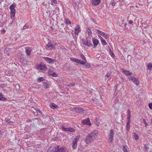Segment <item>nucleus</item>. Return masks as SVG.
Returning <instances> with one entry per match:
<instances>
[{
  "instance_id": "obj_42",
  "label": "nucleus",
  "mask_w": 152,
  "mask_h": 152,
  "mask_svg": "<svg viewBox=\"0 0 152 152\" xmlns=\"http://www.w3.org/2000/svg\"><path fill=\"white\" fill-rule=\"evenodd\" d=\"M104 37L106 39H109V35L107 34H105L104 35Z\"/></svg>"
},
{
  "instance_id": "obj_4",
  "label": "nucleus",
  "mask_w": 152,
  "mask_h": 152,
  "mask_svg": "<svg viewBox=\"0 0 152 152\" xmlns=\"http://www.w3.org/2000/svg\"><path fill=\"white\" fill-rule=\"evenodd\" d=\"M79 137L77 136L75 137L73 140L72 147V148L75 149L76 148L77 145V142L79 139Z\"/></svg>"
},
{
  "instance_id": "obj_13",
  "label": "nucleus",
  "mask_w": 152,
  "mask_h": 152,
  "mask_svg": "<svg viewBox=\"0 0 152 152\" xmlns=\"http://www.w3.org/2000/svg\"><path fill=\"white\" fill-rule=\"evenodd\" d=\"M56 147H54L50 146L48 149L47 152H56Z\"/></svg>"
},
{
  "instance_id": "obj_16",
  "label": "nucleus",
  "mask_w": 152,
  "mask_h": 152,
  "mask_svg": "<svg viewBox=\"0 0 152 152\" xmlns=\"http://www.w3.org/2000/svg\"><path fill=\"white\" fill-rule=\"evenodd\" d=\"M75 35H77L80 31V27L78 26L77 27L75 28Z\"/></svg>"
},
{
  "instance_id": "obj_50",
  "label": "nucleus",
  "mask_w": 152,
  "mask_h": 152,
  "mask_svg": "<svg viewBox=\"0 0 152 152\" xmlns=\"http://www.w3.org/2000/svg\"><path fill=\"white\" fill-rule=\"evenodd\" d=\"M149 107L151 109H152V103H149Z\"/></svg>"
},
{
  "instance_id": "obj_22",
  "label": "nucleus",
  "mask_w": 152,
  "mask_h": 152,
  "mask_svg": "<svg viewBox=\"0 0 152 152\" xmlns=\"http://www.w3.org/2000/svg\"><path fill=\"white\" fill-rule=\"evenodd\" d=\"M43 86H44V87L45 89H48L49 88L48 86V84L46 82H44L42 83Z\"/></svg>"
},
{
  "instance_id": "obj_64",
  "label": "nucleus",
  "mask_w": 152,
  "mask_h": 152,
  "mask_svg": "<svg viewBox=\"0 0 152 152\" xmlns=\"http://www.w3.org/2000/svg\"><path fill=\"white\" fill-rule=\"evenodd\" d=\"M128 113H131V111H130V110L129 109H128L127 111Z\"/></svg>"
},
{
  "instance_id": "obj_52",
  "label": "nucleus",
  "mask_w": 152,
  "mask_h": 152,
  "mask_svg": "<svg viewBox=\"0 0 152 152\" xmlns=\"http://www.w3.org/2000/svg\"><path fill=\"white\" fill-rule=\"evenodd\" d=\"M118 86V85H115L114 86L115 91L117 90V88Z\"/></svg>"
},
{
  "instance_id": "obj_36",
  "label": "nucleus",
  "mask_w": 152,
  "mask_h": 152,
  "mask_svg": "<svg viewBox=\"0 0 152 152\" xmlns=\"http://www.w3.org/2000/svg\"><path fill=\"white\" fill-rule=\"evenodd\" d=\"M73 6L75 9H78L79 8L78 5L77 3H74Z\"/></svg>"
},
{
  "instance_id": "obj_40",
  "label": "nucleus",
  "mask_w": 152,
  "mask_h": 152,
  "mask_svg": "<svg viewBox=\"0 0 152 152\" xmlns=\"http://www.w3.org/2000/svg\"><path fill=\"white\" fill-rule=\"evenodd\" d=\"M51 76L53 77H57L58 76V74L55 72H54L52 73V74Z\"/></svg>"
},
{
  "instance_id": "obj_10",
  "label": "nucleus",
  "mask_w": 152,
  "mask_h": 152,
  "mask_svg": "<svg viewBox=\"0 0 152 152\" xmlns=\"http://www.w3.org/2000/svg\"><path fill=\"white\" fill-rule=\"evenodd\" d=\"M56 152H66L64 148L63 147H60L58 145H57L56 147Z\"/></svg>"
},
{
  "instance_id": "obj_8",
  "label": "nucleus",
  "mask_w": 152,
  "mask_h": 152,
  "mask_svg": "<svg viewBox=\"0 0 152 152\" xmlns=\"http://www.w3.org/2000/svg\"><path fill=\"white\" fill-rule=\"evenodd\" d=\"M37 68L38 69H39L41 70H45L47 69L46 65L42 63L38 65Z\"/></svg>"
},
{
  "instance_id": "obj_41",
  "label": "nucleus",
  "mask_w": 152,
  "mask_h": 152,
  "mask_svg": "<svg viewBox=\"0 0 152 152\" xmlns=\"http://www.w3.org/2000/svg\"><path fill=\"white\" fill-rule=\"evenodd\" d=\"M61 128L62 129L64 130L65 132H67L68 131L67 130L68 128H65L64 126H62L61 127Z\"/></svg>"
},
{
  "instance_id": "obj_31",
  "label": "nucleus",
  "mask_w": 152,
  "mask_h": 152,
  "mask_svg": "<svg viewBox=\"0 0 152 152\" xmlns=\"http://www.w3.org/2000/svg\"><path fill=\"white\" fill-rule=\"evenodd\" d=\"M48 44L49 45L50 47H51V50L54 48V45L53 43L50 42H49Z\"/></svg>"
},
{
  "instance_id": "obj_6",
  "label": "nucleus",
  "mask_w": 152,
  "mask_h": 152,
  "mask_svg": "<svg viewBox=\"0 0 152 152\" xmlns=\"http://www.w3.org/2000/svg\"><path fill=\"white\" fill-rule=\"evenodd\" d=\"M70 59L71 61L76 63L80 64L82 65H84V62L82 60H79L78 59L73 58H70Z\"/></svg>"
},
{
  "instance_id": "obj_19",
  "label": "nucleus",
  "mask_w": 152,
  "mask_h": 152,
  "mask_svg": "<svg viewBox=\"0 0 152 152\" xmlns=\"http://www.w3.org/2000/svg\"><path fill=\"white\" fill-rule=\"evenodd\" d=\"M80 56L81 58L83 60V61L84 62V64L86 62V60L85 57L84 56V55L83 54H81L80 55Z\"/></svg>"
},
{
  "instance_id": "obj_49",
  "label": "nucleus",
  "mask_w": 152,
  "mask_h": 152,
  "mask_svg": "<svg viewBox=\"0 0 152 152\" xmlns=\"http://www.w3.org/2000/svg\"><path fill=\"white\" fill-rule=\"evenodd\" d=\"M53 72V71H52L51 70H50L48 72V74L50 75L51 76L52 74V73H52Z\"/></svg>"
},
{
  "instance_id": "obj_56",
  "label": "nucleus",
  "mask_w": 152,
  "mask_h": 152,
  "mask_svg": "<svg viewBox=\"0 0 152 152\" xmlns=\"http://www.w3.org/2000/svg\"><path fill=\"white\" fill-rule=\"evenodd\" d=\"M133 21L132 20H130L129 21V23L130 24H132L133 23Z\"/></svg>"
},
{
  "instance_id": "obj_32",
  "label": "nucleus",
  "mask_w": 152,
  "mask_h": 152,
  "mask_svg": "<svg viewBox=\"0 0 152 152\" xmlns=\"http://www.w3.org/2000/svg\"><path fill=\"white\" fill-rule=\"evenodd\" d=\"M109 53L110 55L112 57H113L115 56V54L113 53V52L110 49L109 50Z\"/></svg>"
},
{
  "instance_id": "obj_53",
  "label": "nucleus",
  "mask_w": 152,
  "mask_h": 152,
  "mask_svg": "<svg viewBox=\"0 0 152 152\" xmlns=\"http://www.w3.org/2000/svg\"><path fill=\"white\" fill-rule=\"evenodd\" d=\"M115 4H116V3L114 1H113L111 3V4H112V6L113 7H114L115 6Z\"/></svg>"
},
{
  "instance_id": "obj_26",
  "label": "nucleus",
  "mask_w": 152,
  "mask_h": 152,
  "mask_svg": "<svg viewBox=\"0 0 152 152\" xmlns=\"http://www.w3.org/2000/svg\"><path fill=\"white\" fill-rule=\"evenodd\" d=\"M45 80V79L43 77H41L40 78H38L37 80V81L38 83H40L42 81Z\"/></svg>"
},
{
  "instance_id": "obj_18",
  "label": "nucleus",
  "mask_w": 152,
  "mask_h": 152,
  "mask_svg": "<svg viewBox=\"0 0 152 152\" xmlns=\"http://www.w3.org/2000/svg\"><path fill=\"white\" fill-rule=\"evenodd\" d=\"M123 72L126 76H131L132 75V73L128 70H124Z\"/></svg>"
},
{
  "instance_id": "obj_2",
  "label": "nucleus",
  "mask_w": 152,
  "mask_h": 152,
  "mask_svg": "<svg viewBox=\"0 0 152 152\" xmlns=\"http://www.w3.org/2000/svg\"><path fill=\"white\" fill-rule=\"evenodd\" d=\"M82 41L83 44L86 46L88 47H91L93 46L91 41L89 40L87 38H86V39H83Z\"/></svg>"
},
{
  "instance_id": "obj_59",
  "label": "nucleus",
  "mask_w": 152,
  "mask_h": 152,
  "mask_svg": "<svg viewBox=\"0 0 152 152\" xmlns=\"http://www.w3.org/2000/svg\"><path fill=\"white\" fill-rule=\"evenodd\" d=\"M131 116H128L127 117V120H130Z\"/></svg>"
},
{
  "instance_id": "obj_35",
  "label": "nucleus",
  "mask_w": 152,
  "mask_h": 152,
  "mask_svg": "<svg viewBox=\"0 0 152 152\" xmlns=\"http://www.w3.org/2000/svg\"><path fill=\"white\" fill-rule=\"evenodd\" d=\"M65 23L66 25H71V23L69 19H66L65 21Z\"/></svg>"
},
{
  "instance_id": "obj_39",
  "label": "nucleus",
  "mask_w": 152,
  "mask_h": 152,
  "mask_svg": "<svg viewBox=\"0 0 152 152\" xmlns=\"http://www.w3.org/2000/svg\"><path fill=\"white\" fill-rule=\"evenodd\" d=\"M7 100V99L5 97H2L0 98V101H5Z\"/></svg>"
},
{
  "instance_id": "obj_21",
  "label": "nucleus",
  "mask_w": 152,
  "mask_h": 152,
  "mask_svg": "<svg viewBox=\"0 0 152 152\" xmlns=\"http://www.w3.org/2000/svg\"><path fill=\"white\" fill-rule=\"evenodd\" d=\"M133 136L134 137L135 140H138L139 139V136L135 132L133 133Z\"/></svg>"
},
{
  "instance_id": "obj_37",
  "label": "nucleus",
  "mask_w": 152,
  "mask_h": 152,
  "mask_svg": "<svg viewBox=\"0 0 152 152\" xmlns=\"http://www.w3.org/2000/svg\"><path fill=\"white\" fill-rule=\"evenodd\" d=\"M91 67V65L90 64L87 63L85 65V68H88Z\"/></svg>"
},
{
  "instance_id": "obj_29",
  "label": "nucleus",
  "mask_w": 152,
  "mask_h": 152,
  "mask_svg": "<svg viewBox=\"0 0 152 152\" xmlns=\"http://www.w3.org/2000/svg\"><path fill=\"white\" fill-rule=\"evenodd\" d=\"M51 2V4L53 5H55L57 4V0H50Z\"/></svg>"
},
{
  "instance_id": "obj_5",
  "label": "nucleus",
  "mask_w": 152,
  "mask_h": 152,
  "mask_svg": "<svg viewBox=\"0 0 152 152\" xmlns=\"http://www.w3.org/2000/svg\"><path fill=\"white\" fill-rule=\"evenodd\" d=\"M82 123L83 125H87L89 126H91V124L89 118H87L86 119L82 120Z\"/></svg>"
},
{
  "instance_id": "obj_51",
  "label": "nucleus",
  "mask_w": 152,
  "mask_h": 152,
  "mask_svg": "<svg viewBox=\"0 0 152 152\" xmlns=\"http://www.w3.org/2000/svg\"><path fill=\"white\" fill-rule=\"evenodd\" d=\"M111 75V73H108L106 74L105 77H110Z\"/></svg>"
},
{
  "instance_id": "obj_63",
  "label": "nucleus",
  "mask_w": 152,
  "mask_h": 152,
  "mask_svg": "<svg viewBox=\"0 0 152 152\" xmlns=\"http://www.w3.org/2000/svg\"><path fill=\"white\" fill-rule=\"evenodd\" d=\"M125 0H119L120 1L122 2H124Z\"/></svg>"
},
{
  "instance_id": "obj_9",
  "label": "nucleus",
  "mask_w": 152,
  "mask_h": 152,
  "mask_svg": "<svg viewBox=\"0 0 152 152\" xmlns=\"http://www.w3.org/2000/svg\"><path fill=\"white\" fill-rule=\"evenodd\" d=\"M44 58L45 59L46 61L49 64H53V62H54L55 60L54 59H52L48 57H45Z\"/></svg>"
},
{
  "instance_id": "obj_15",
  "label": "nucleus",
  "mask_w": 152,
  "mask_h": 152,
  "mask_svg": "<svg viewBox=\"0 0 152 152\" xmlns=\"http://www.w3.org/2000/svg\"><path fill=\"white\" fill-rule=\"evenodd\" d=\"M50 108L53 109H58L59 108V107L58 105H56L53 103L50 104Z\"/></svg>"
},
{
  "instance_id": "obj_24",
  "label": "nucleus",
  "mask_w": 152,
  "mask_h": 152,
  "mask_svg": "<svg viewBox=\"0 0 152 152\" xmlns=\"http://www.w3.org/2000/svg\"><path fill=\"white\" fill-rule=\"evenodd\" d=\"M128 147L126 145L123 146V150L124 152H127L129 151L128 150Z\"/></svg>"
},
{
  "instance_id": "obj_43",
  "label": "nucleus",
  "mask_w": 152,
  "mask_h": 152,
  "mask_svg": "<svg viewBox=\"0 0 152 152\" xmlns=\"http://www.w3.org/2000/svg\"><path fill=\"white\" fill-rule=\"evenodd\" d=\"M15 9L11 10L10 14H15Z\"/></svg>"
},
{
  "instance_id": "obj_12",
  "label": "nucleus",
  "mask_w": 152,
  "mask_h": 152,
  "mask_svg": "<svg viewBox=\"0 0 152 152\" xmlns=\"http://www.w3.org/2000/svg\"><path fill=\"white\" fill-rule=\"evenodd\" d=\"M100 2V0H92L91 3L93 5L96 6L99 4Z\"/></svg>"
},
{
  "instance_id": "obj_60",
  "label": "nucleus",
  "mask_w": 152,
  "mask_h": 152,
  "mask_svg": "<svg viewBox=\"0 0 152 152\" xmlns=\"http://www.w3.org/2000/svg\"><path fill=\"white\" fill-rule=\"evenodd\" d=\"M3 96V95L2 93H0V98Z\"/></svg>"
},
{
  "instance_id": "obj_34",
  "label": "nucleus",
  "mask_w": 152,
  "mask_h": 152,
  "mask_svg": "<svg viewBox=\"0 0 152 152\" xmlns=\"http://www.w3.org/2000/svg\"><path fill=\"white\" fill-rule=\"evenodd\" d=\"M29 24L28 23H26L23 27V30L25 29L28 28Z\"/></svg>"
},
{
  "instance_id": "obj_44",
  "label": "nucleus",
  "mask_w": 152,
  "mask_h": 152,
  "mask_svg": "<svg viewBox=\"0 0 152 152\" xmlns=\"http://www.w3.org/2000/svg\"><path fill=\"white\" fill-rule=\"evenodd\" d=\"M46 48L47 49H51V47H50L49 45L48 44V43L47 45L46 46Z\"/></svg>"
},
{
  "instance_id": "obj_3",
  "label": "nucleus",
  "mask_w": 152,
  "mask_h": 152,
  "mask_svg": "<svg viewBox=\"0 0 152 152\" xmlns=\"http://www.w3.org/2000/svg\"><path fill=\"white\" fill-rule=\"evenodd\" d=\"M130 80H131L132 82L135 84L137 85H138L140 83L139 80L133 76H131L129 77Z\"/></svg>"
},
{
  "instance_id": "obj_30",
  "label": "nucleus",
  "mask_w": 152,
  "mask_h": 152,
  "mask_svg": "<svg viewBox=\"0 0 152 152\" xmlns=\"http://www.w3.org/2000/svg\"><path fill=\"white\" fill-rule=\"evenodd\" d=\"M4 53L5 54V55L7 56H9L10 54L8 51V49L6 48L4 50Z\"/></svg>"
},
{
  "instance_id": "obj_20",
  "label": "nucleus",
  "mask_w": 152,
  "mask_h": 152,
  "mask_svg": "<svg viewBox=\"0 0 152 152\" xmlns=\"http://www.w3.org/2000/svg\"><path fill=\"white\" fill-rule=\"evenodd\" d=\"M86 31L88 33V35L89 36H91L92 33L91 29L88 28H87L86 29Z\"/></svg>"
},
{
  "instance_id": "obj_1",
  "label": "nucleus",
  "mask_w": 152,
  "mask_h": 152,
  "mask_svg": "<svg viewBox=\"0 0 152 152\" xmlns=\"http://www.w3.org/2000/svg\"><path fill=\"white\" fill-rule=\"evenodd\" d=\"M98 132L97 130L94 131L87 135L85 140V142L86 144L91 143L96 138L98 135Z\"/></svg>"
},
{
  "instance_id": "obj_33",
  "label": "nucleus",
  "mask_w": 152,
  "mask_h": 152,
  "mask_svg": "<svg viewBox=\"0 0 152 152\" xmlns=\"http://www.w3.org/2000/svg\"><path fill=\"white\" fill-rule=\"evenodd\" d=\"M68 131L69 132H74L75 131V129H73L72 128H68Z\"/></svg>"
},
{
  "instance_id": "obj_23",
  "label": "nucleus",
  "mask_w": 152,
  "mask_h": 152,
  "mask_svg": "<svg viewBox=\"0 0 152 152\" xmlns=\"http://www.w3.org/2000/svg\"><path fill=\"white\" fill-rule=\"evenodd\" d=\"M97 31V32L99 34H100L102 36H104V35L105 34V33L101 31L98 30H96V29H95Z\"/></svg>"
},
{
  "instance_id": "obj_25",
  "label": "nucleus",
  "mask_w": 152,
  "mask_h": 152,
  "mask_svg": "<svg viewBox=\"0 0 152 152\" xmlns=\"http://www.w3.org/2000/svg\"><path fill=\"white\" fill-rule=\"evenodd\" d=\"M16 6V4L14 3L12 4L10 6L9 8L10 10L15 9V8Z\"/></svg>"
},
{
  "instance_id": "obj_17",
  "label": "nucleus",
  "mask_w": 152,
  "mask_h": 152,
  "mask_svg": "<svg viewBox=\"0 0 152 152\" xmlns=\"http://www.w3.org/2000/svg\"><path fill=\"white\" fill-rule=\"evenodd\" d=\"M100 38L101 43L103 45H107V43L105 41V40L102 38V37L101 36H98Z\"/></svg>"
},
{
  "instance_id": "obj_61",
  "label": "nucleus",
  "mask_w": 152,
  "mask_h": 152,
  "mask_svg": "<svg viewBox=\"0 0 152 152\" xmlns=\"http://www.w3.org/2000/svg\"><path fill=\"white\" fill-rule=\"evenodd\" d=\"M73 37L75 38V41H76V40L77 39V37L76 36H73Z\"/></svg>"
},
{
  "instance_id": "obj_14",
  "label": "nucleus",
  "mask_w": 152,
  "mask_h": 152,
  "mask_svg": "<svg viewBox=\"0 0 152 152\" xmlns=\"http://www.w3.org/2000/svg\"><path fill=\"white\" fill-rule=\"evenodd\" d=\"M75 110L77 113H83V110L80 107H75Z\"/></svg>"
},
{
  "instance_id": "obj_47",
  "label": "nucleus",
  "mask_w": 152,
  "mask_h": 152,
  "mask_svg": "<svg viewBox=\"0 0 152 152\" xmlns=\"http://www.w3.org/2000/svg\"><path fill=\"white\" fill-rule=\"evenodd\" d=\"M15 15V14H10L11 18L12 19H14Z\"/></svg>"
},
{
  "instance_id": "obj_54",
  "label": "nucleus",
  "mask_w": 152,
  "mask_h": 152,
  "mask_svg": "<svg viewBox=\"0 0 152 152\" xmlns=\"http://www.w3.org/2000/svg\"><path fill=\"white\" fill-rule=\"evenodd\" d=\"M6 121L8 123H10L12 122V121H10V120L8 119L6 120Z\"/></svg>"
},
{
  "instance_id": "obj_48",
  "label": "nucleus",
  "mask_w": 152,
  "mask_h": 152,
  "mask_svg": "<svg viewBox=\"0 0 152 152\" xmlns=\"http://www.w3.org/2000/svg\"><path fill=\"white\" fill-rule=\"evenodd\" d=\"M144 148H145V150L146 151H147L148 150V149L149 148H148L147 147V144H145L144 146Z\"/></svg>"
},
{
  "instance_id": "obj_27",
  "label": "nucleus",
  "mask_w": 152,
  "mask_h": 152,
  "mask_svg": "<svg viewBox=\"0 0 152 152\" xmlns=\"http://www.w3.org/2000/svg\"><path fill=\"white\" fill-rule=\"evenodd\" d=\"M31 50L27 49L26 50V53L27 56H29L31 54Z\"/></svg>"
},
{
  "instance_id": "obj_58",
  "label": "nucleus",
  "mask_w": 152,
  "mask_h": 152,
  "mask_svg": "<svg viewBox=\"0 0 152 152\" xmlns=\"http://www.w3.org/2000/svg\"><path fill=\"white\" fill-rule=\"evenodd\" d=\"M61 26L62 28H64V25L63 24V23L61 24Z\"/></svg>"
},
{
  "instance_id": "obj_45",
  "label": "nucleus",
  "mask_w": 152,
  "mask_h": 152,
  "mask_svg": "<svg viewBox=\"0 0 152 152\" xmlns=\"http://www.w3.org/2000/svg\"><path fill=\"white\" fill-rule=\"evenodd\" d=\"M143 122L145 124V126H147V122H146V120H145V119H143Z\"/></svg>"
},
{
  "instance_id": "obj_11",
  "label": "nucleus",
  "mask_w": 152,
  "mask_h": 152,
  "mask_svg": "<svg viewBox=\"0 0 152 152\" xmlns=\"http://www.w3.org/2000/svg\"><path fill=\"white\" fill-rule=\"evenodd\" d=\"M92 42L94 44V48H95L99 43V41L97 39L92 38Z\"/></svg>"
},
{
  "instance_id": "obj_46",
  "label": "nucleus",
  "mask_w": 152,
  "mask_h": 152,
  "mask_svg": "<svg viewBox=\"0 0 152 152\" xmlns=\"http://www.w3.org/2000/svg\"><path fill=\"white\" fill-rule=\"evenodd\" d=\"M35 110H36V111L38 113L40 114L42 113V111L40 110L39 109H38L36 108Z\"/></svg>"
},
{
  "instance_id": "obj_38",
  "label": "nucleus",
  "mask_w": 152,
  "mask_h": 152,
  "mask_svg": "<svg viewBox=\"0 0 152 152\" xmlns=\"http://www.w3.org/2000/svg\"><path fill=\"white\" fill-rule=\"evenodd\" d=\"M126 129L128 131H129L130 129V124L127 123L126 125Z\"/></svg>"
},
{
  "instance_id": "obj_57",
  "label": "nucleus",
  "mask_w": 152,
  "mask_h": 152,
  "mask_svg": "<svg viewBox=\"0 0 152 152\" xmlns=\"http://www.w3.org/2000/svg\"><path fill=\"white\" fill-rule=\"evenodd\" d=\"M1 31H2V33L3 34L4 33H5L6 32V31L4 29H3V30H2Z\"/></svg>"
},
{
  "instance_id": "obj_28",
  "label": "nucleus",
  "mask_w": 152,
  "mask_h": 152,
  "mask_svg": "<svg viewBox=\"0 0 152 152\" xmlns=\"http://www.w3.org/2000/svg\"><path fill=\"white\" fill-rule=\"evenodd\" d=\"M147 67L148 69L151 70L152 69V64L151 63H149L147 65Z\"/></svg>"
},
{
  "instance_id": "obj_7",
  "label": "nucleus",
  "mask_w": 152,
  "mask_h": 152,
  "mask_svg": "<svg viewBox=\"0 0 152 152\" xmlns=\"http://www.w3.org/2000/svg\"><path fill=\"white\" fill-rule=\"evenodd\" d=\"M114 131L112 129H111L110 130V134L109 135V141L110 142H112L113 140L114 137Z\"/></svg>"
},
{
  "instance_id": "obj_62",
  "label": "nucleus",
  "mask_w": 152,
  "mask_h": 152,
  "mask_svg": "<svg viewBox=\"0 0 152 152\" xmlns=\"http://www.w3.org/2000/svg\"><path fill=\"white\" fill-rule=\"evenodd\" d=\"M130 120H128L127 123L130 124Z\"/></svg>"
},
{
  "instance_id": "obj_55",
  "label": "nucleus",
  "mask_w": 152,
  "mask_h": 152,
  "mask_svg": "<svg viewBox=\"0 0 152 152\" xmlns=\"http://www.w3.org/2000/svg\"><path fill=\"white\" fill-rule=\"evenodd\" d=\"M69 85H70V86H73L75 85V84L74 83H69Z\"/></svg>"
}]
</instances>
